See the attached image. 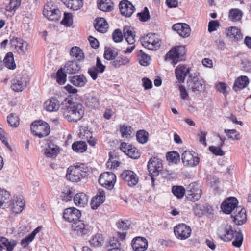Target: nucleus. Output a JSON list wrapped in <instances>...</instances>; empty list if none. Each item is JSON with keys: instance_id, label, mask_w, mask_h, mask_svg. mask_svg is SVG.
I'll use <instances>...</instances> for the list:
<instances>
[{"instance_id": "54", "label": "nucleus", "mask_w": 251, "mask_h": 251, "mask_svg": "<svg viewBox=\"0 0 251 251\" xmlns=\"http://www.w3.org/2000/svg\"><path fill=\"white\" fill-rule=\"evenodd\" d=\"M173 194L178 199L182 198L185 192L184 188L180 186H174L172 188Z\"/></svg>"}, {"instance_id": "40", "label": "nucleus", "mask_w": 251, "mask_h": 251, "mask_svg": "<svg viewBox=\"0 0 251 251\" xmlns=\"http://www.w3.org/2000/svg\"><path fill=\"white\" fill-rule=\"evenodd\" d=\"M61 0L68 8H70L73 10H77L80 9L83 5L82 0Z\"/></svg>"}, {"instance_id": "62", "label": "nucleus", "mask_w": 251, "mask_h": 251, "mask_svg": "<svg viewBox=\"0 0 251 251\" xmlns=\"http://www.w3.org/2000/svg\"><path fill=\"white\" fill-rule=\"evenodd\" d=\"M66 75L61 69L57 72L56 81L59 84H63L66 81Z\"/></svg>"}, {"instance_id": "15", "label": "nucleus", "mask_w": 251, "mask_h": 251, "mask_svg": "<svg viewBox=\"0 0 251 251\" xmlns=\"http://www.w3.org/2000/svg\"><path fill=\"white\" fill-rule=\"evenodd\" d=\"M187 86L193 92H200L204 89V81L198 76H193L192 75H190L187 80Z\"/></svg>"}, {"instance_id": "48", "label": "nucleus", "mask_w": 251, "mask_h": 251, "mask_svg": "<svg viewBox=\"0 0 251 251\" xmlns=\"http://www.w3.org/2000/svg\"><path fill=\"white\" fill-rule=\"evenodd\" d=\"M72 148L75 152H83L87 150V145L85 142L76 141L72 144Z\"/></svg>"}, {"instance_id": "51", "label": "nucleus", "mask_w": 251, "mask_h": 251, "mask_svg": "<svg viewBox=\"0 0 251 251\" xmlns=\"http://www.w3.org/2000/svg\"><path fill=\"white\" fill-rule=\"evenodd\" d=\"M234 240L232 242V245L235 247H240L243 243V235L241 231H235L234 232Z\"/></svg>"}, {"instance_id": "4", "label": "nucleus", "mask_w": 251, "mask_h": 251, "mask_svg": "<svg viewBox=\"0 0 251 251\" xmlns=\"http://www.w3.org/2000/svg\"><path fill=\"white\" fill-rule=\"evenodd\" d=\"M50 127L48 124L42 120L35 121L31 125L32 133L39 138L47 136L50 133Z\"/></svg>"}, {"instance_id": "19", "label": "nucleus", "mask_w": 251, "mask_h": 251, "mask_svg": "<svg viewBox=\"0 0 251 251\" xmlns=\"http://www.w3.org/2000/svg\"><path fill=\"white\" fill-rule=\"evenodd\" d=\"M181 159L183 164L187 167H195L199 162L200 159L197 156H194L191 151H185L181 155Z\"/></svg>"}, {"instance_id": "26", "label": "nucleus", "mask_w": 251, "mask_h": 251, "mask_svg": "<svg viewBox=\"0 0 251 251\" xmlns=\"http://www.w3.org/2000/svg\"><path fill=\"white\" fill-rule=\"evenodd\" d=\"M119 9L122 15L129 17L134 13V6L127 0H123L119 4Z\"/></svg>"}, {"instance_id": "37", "label": "nucleus", "mask_w": 251, "mask_h": 251, "mask_svg": "<svg viewBox=\"0 0 251 251\" xmlns=\"http://www.w3.org/2000/svg\"><path fill=\"white\" fill-rule=\"evenodd\" d=\"M94 26L98 31L104 33L108 28V25L104 18H98L95 21Z\"/></svg>"}, {"instance_id": "24", "label": "nucleus", "mask_w": 251, "mask_h": 251, "mask_svg": "<svg viewBox=\"0 0 251 251\" xmlns=\"http://www.w3.org/2000/svg\"><path fill=\"white\" fill-rule=\"evenodd\" d=\"M10 44L12 47H14L18 51L20 50L22 53L25 54L28 50V43L23 39L13 37L10 40Z\"/></svg>"}, {"instance_id": "61", "label": "nucleus", "mask_w": 251, "mask_h": 251, "mask_svg": "<svg viewBox=\"0 0 251 251\" xmlns=\"http://www.w3.org/2000/svg\"><path fill=\"white\" fill-rule=\"evenodd\" d=\"M121 135L123 138H127L131 134V127L122 126L120 128Z\"/></svg>"}, {"instance_id": "1", "label": "nucleus", "mask_w": 251, "mask_h": 251, "mask_svg": "<svg viewBox=\"0 0 251 251\" xmlns=\"http://www.w3.org/2000/svg\"><path fill=\"white\" fill-rule=\"evenodd\" d=\"M84 114V108L80 103H68L63 108V115L69 122H77Z\"/></svg>"}, {"instance_id": "64", "label": "nucleus", "mask_w": 251, "mask_h": 251, "mask_svg": "<svg viewBox=\"0 0 251 251\" xmlns=\"http://www.w3.org/2000/svg\"><path fill=\"white\" fill-rule=\"evenodd\" d=\"M219 26V23L217 20H212L209 22L208 30L209 32L216 31Z\"/></svg>"}, {"instance_id": "23", "label": "nucleus", "mask_w": 251, "mask_h": 251, "mask_svg": "<svg viewBox=\"0 0 251 251\" xmlns=\"http://www.w3.org/2000/svg\"><path fill=\"white\" fill-rule=\"evenodd\" d=\"M172 29L182 37H187L190 35V27L186 23H179L175 24L173 25Z\"/></svg>"}, {"instance_id": "13", "label": "nucleus", "mask_w": 251, "mask_h": 251, "mask_svg": "<svg viewBox=\"0 0 251 251\" xmlns=\"http://www.w3.org/2000/svg\"><path fill=\"white\" fill-rule=\"evenodd\" d=\"M238 201L235 197H230L225 200L221 205V209L223 212L226 214H230L233 213V211H236L237 208L240 207L237 206Z\"/></svg>"}, {"instance_id": "47", "label": "nucleus", "mask_w": 251, "mask_h": 251, "mask_svg": "<svg viewBox=\"0 0 251 251\" xmlns=\"http://www.w3.org/2000/svg\"><path fill=\"white\" fill-rule=\"evenodd\" d=\"M226 34L231 38L239 40L242 37V35L239 29L236 27H230L226 30Z\"/></svg>"}, {"instance_id": "36", "label": "nucleus", "mask_w": 251, "mask_h": 251, "mask_svg": "<svg viewBox=\"0 0 251 251\" xmlns=\"http://www.w3.org/2000/svg\"><path fill=\"white\" fill-rule=\"evenodd\" d=\"M17 244L18 242L15 240H9L4 237H0V245L6 249V251H13Z\"/></svg>"}, {"instance_id": "59", "label": "nucleus", "mask_w": 251, "mask_h": 251, "mask_svg": "<svg viewBox=\"0 0 251 251\" xmlns=\"http://www.w3.org/2000/svg\"><path fill=\"white\" fill-rule=\"evenodd\" d=\"M73 196L72 188H66L62 192L61 197L63 200L66 201H69Z\"/></svg>"}, {"instance_id": "45", "label": "nucleus", "mask_w": 251, "mask_h": 251, "mask_svg": "<svg viewBox=\"0 0 251 251\" xmlns=\"http://www.w3.org/2000/svg\"><path fill=\"white\" fill-rule=\"evenodd\" d=\"M243 16L242 11L238 8H233L229 12L228 17L230 20L233 22L240 21Z\"/></svg>"}, {"instance_id": "39", "label": "nucleus", "mask_w": 251, "mask_h": 251, "mask_svg": "<svg viewBox=\"0 0 251 251\" xmlns=\"http://www.w3.org/2000/svg\"><path fill=\"white\" fill-rule=\"evenodd\" d=\"M249 83L248 78L246 76H241L237 78L234 82L233 89L237 91L245 88Z\"/></svg>"}, {"instance_id": "33", "label": "nucleus", "mask_w": 251, "mask_h": 251, "mask_svg": "<svg viewBox=\"0 0 251 251\" xmlns=\"http://www.w3.org/2000/svg\"><path fill=\"white\" fill-rule=\"evenodd\" d=\"M189 73V69L184 65H178L175 70L176 78L180 83L184 82L185 77Z\"/></svg>"}, {"instance_id": "20", "label": "nucleus", "mask_w": 251, "mask_h": 251, "mask_svg": "<svg viewBox=\"0 0 251 251\" xmlns=\"http://www.w3.org/2000/svg\"><path fill=\"white\" fill-rule=\"evenodd\" d=\"M105 69V66L101 63L100 58L97 57L96 65L89 68L88 73L92 79L95 80L98 78V75L102 73L104 71Z\"/></svg>"}, {"instance_id": "5", "label": "nucleus", "mask_w": 251, "mask_h": 251, "mask_svg": "<svg viewBox=\"0 0 251 251\" xmlns=\"http://www.w3.org/2000/svg\"><path fill=\"white\" fill-rule=\"evenodd\" d=\"M43 15L48 20L58 21L61 17V12L58 7L52 2H48L44 7Z\"/></svg>"}, {"instance_id": "21", "label": "nucleus", "mask_w": 251, "mask_h": 251, "mask_svg": "<svg viewBox=\"0 0 251 251\" xmlns=\"http://www.w3.org/2000/svg\"><path fill=\"white\" fill-rule=\"evenodd\" d=\"M121 177L130 187L135 186L139 180L137 175L130 170L124 171L121 174Z\"/></svg>"}, {"instance_id": "31", "label": "nucleus", "mask_w": 251, "mask_h": 251, "mask_svg": "<svg viewBox=\"0 0 251 251\" xmlns=\"http://www.w3.org/2000/svg\"><path fill=\"white\" fill-rule=\"evenodd\" d=\"M44 107L47 111L55 112L59 109L60 103L57 99L51 98L44 102Z\"/></svg>"}, {"instance_id": "6", "label": "nucleus", "mask_w": 251, "mask_h": 251, "mask_svg": "<svg viewBox=\"0 0 251 251\" xmlns=\"http://www.w3.org/2000/svg\"><path fill=\"white\" fill-rule=\"evenodd\" d=\"M142 45L150 50H156L160 46V39L157 35L149 33L141 38Z\"/></svg>"}, {"instance_id": "3", "label": "nucleus", "mask_w": 251, "mask_h": 251, "mask_svg": "<svg viewBox=\"0 0 251 251\" xmlns=\"http://www.w3.org/2000/svg\"><path fill=\"white\" fill-rule=\"evenodd\" d=\"M135 32L133 27L126 26L123 29V34L120 29L114 30L112 34L113 41L116 43L121 42L123 39V35L128 44L133 45L135 42Z\"/></svg>"}, {"instance_id": "46", "label": "nucleus", "mask_w": 251, "mask_h": 251, "mask_svg": "<svg viewBox=\"0 0 251 251\" xmlns=\"http://www.w3.org/2000/svg\"><path fill=\"white\" fill-rule=\"evenodd\" d=\"M70 55L78 60H82L84 58V54L82 50L78 47L75 46L70 50Z\"/></svg>"}, {"instance_id": "41", "label": "nucleus", "mask_w": 251, "mask_h": 251, "mask_svg": "<svg viewBox=\"0 0 251 251\" xmlns=\"http://www.w3.org/2000/svg\"><path fill=\"white\" fill-rule=\"evenodd\" d=\"M41 228L42 227L38 226L28 235L23 239L21 241V245L22 247L23 248L27 247L28 244L33 241L36 235L41 231Z\"/></svg>"}, {"instance_id": "56", "label": "nucleus", "mask_w": 251, "mask_h": 251, "mask_svg": "<svg viewBox=\"0 0 251 251\" xmlns=\"http://www.w3.org/2000/svg\"><path fill=\"white\" fill-rule=\"evenodd\" d=\"M166 157L169 161L176 163L179 160V155L176 151H173L167 153Z\"/></svg>"}, {"instance_id": "14", "label": "nucleus", "mask_w": 251, "mask_h": 251, "mask_svg": "<svg viewBox=\"0 0 251 251\" xmlns=\"http://www.w3.org/2000/svg\"><path fill=\"white\" fill-rule=\"evenodd\" d=\"M72 228L74 234L78 236H83L88 234L91 230V227L89 225L85 224L80 220L73 223L72 225Z\"/></svg>"}, {"instance_id": "57", "label": "nucleus", "mask_w": 251, "mask_h": 251, "mask_svg": "<svg viewBox=\"0 0 251 251\" xmlns=\"http://www.w3.org/2000/svg\"><path fill=\"white\" fill-rule=\"evenodd\" d=\"M10 195L7 191L0 188V207L5 203L7 199L9 198Z\"/></svg>"}, {"instance_id": "18", "label": "nucleus", "mask_w": 251, "mask_h": 251, "mask_svg": "<svg viewBox=\"0 0 251 251\" xmlns=\"http://www.w3.org/2000/svg\"><path fill=\"white\" fill-rule=\"evenodd\" d=\"M80 217V211L75 208H68L64 211L63 218L69 222L78 221Z\"/></svg>"}, {"instance_id": "30", "label": "nucleus", "mask_w": 251, "mask_h": 251, "mask_svg": "<svg viewBox=\"0 0 251 251\" xmlns=\"http://www.w3.org/2000/svg\"><path fill=\"white\" fill-rule=\"evenodd\" d=\"M105 195L103 190H99L98 193L91 200V208L95 210L101 205L105 201Z\"/></svg>"}, {"instance_id": "9", "label": "nucleus", "mask_w": 251, "mask_h": 251, "mask_svg": "<svg viewBox=\"0 0 251 251\" xmlns=\"http://www.w3.org/2000/svg\"><path fill=\"white\" fill-rule=\"evenodd\" d=\"M185 53V49L184 47L179 46L174 47L166 54L165 59L166 61H172L174 64H176Z\"/></svg>"}, {"instance_id": "2", "label": "nucleus", "mask_w": 251, "mask_h": 251, "mask_svg": "<svg viewBox=\"0 0 251 251\" xmlns=\"http://www.w3.org/2000/svg\"><path fill=\"white\" fill-rule=\"evenodd\" d=\"M88 168L84 164L71 166L67 169L66 177L72 182H78L86 176Z\"/></svg>"}, {"instance_id": "43", "label": "nucleus", "mask_w": 251, "mask_h": 251, "mask_svg": "<svg viewBox=\"0 0 251 251\" xmlns=\"http://www.w3.org/2000/svg\"><path fill=\"white\" fill-rule=\"evenodd\" d=\"M3 63L5 66L10 70H14L16 67L12 52H8L3 59Z\"/></svg>"}, {"instance_id": "32", "label": "nucleus", "mask_w": 251, "mask_h": 251, "mask_svg": "<svg viewBox=\"0 0 251 251\" xmlns=\"http://www.w3.org/2000/svg\"><path fill=\"white\" fill-rule=\"evenodd\" d=\"M126 234V233L125 231H122L121 232H117V237H113L110 239L108 242V247L109 248H121L120 241L118 240V238L120 239L121 241H123L125 239Z\"/></svg>"}, {"instance_id": "55", "label": "nucleus", "mask_w": 251, "mask_h": 251, "mask_svg": "<svg viewBox=\"0 0 251 251\" xmlns=\"http://www.w3.org/2000/svg\"><path fill=\"white\" fill-rule=\"evenodd\" d=\"M73 15L70 13H64V17L61 21V24L66 26H70L73 24Z\"/></svg>"}, {"instance_id": "7", "label": "nucleus", "mask_w": 251, "mask_h": 251, "mask_svg": "<svg viewBox=\"0 0 251 251\" xmlns=\"http://www.w3.org/2000/svg\"><path fill=\"white\" fill-rule=\"evenodd\" d=\"M234 232L231 225L223 224L218 227L217 234L221 240L229 242L233 239Z\"/></svg>"}, {"instance_id": "29", "label": "nucleus", "mask_w": 251, "mask_h": 251, "mask_svg": "<svg viewBox=\"0 0 251 251\" xmlns=\"http://www.w3.org/2000/svg\"><path fill=\"white\" fill-rule=\"evenodd\" d=\"M69 79L70 82L77 87H83L88 82L87 78L83 74L71 76Z\"/></svg>"}, {"instance_id": "22", "label": "nucleus", "mask_w": 251, "mask_h": 251, "mask_svg": "<svg viewBox=\"0 0 251 251\" xmlns=\"http://www.w3.org/2000/svg\"><path fill=\"white\" fill-rule=\"evenodd\" d=\"M120 149L126 155L132 159H137L140 157V154L138 151L130 144L122 142Z\"/></svg>"}, {"instance_id": "35", "label": "nucleus", "mask_w": 251, "mask_h": 251, "mask_svg": "<svg viewBox=\"0 0 251 251\" xmlns=\"http://www.w3.org/2000/svg\"><path fill=\"white\" fill-rule=\"evenodd\" d=\"M80 70L79 65L75 61H68L64 67V72L68 74H76Z\"/></svg>"}, {"instance_id": "28", "label": "nucleus", "mask_w": 251, "mask_h": 251, "mask_svg": "<svg viewBox=\"0 0 251 251\" xmlns=\"http://www.w3.org/2000/svg\"><path fill=\"white\" fill-rule=\"evenodd\" d=\"M21 0H11L4 8H1V11L5 13L7 16L11 17L21 5Z\"/></svg>"}, {"instance_id": "44", "label": "nucleus", "mask_w": 251, "mask_h": 251, "mask_svg": "<svg viewBox=\"0 0 251 251\" xmlns=\"http://www.w3.org/2000/svg\"><path fill=\"white\" fill-rule=\"evenodd\" d=\"M58 152V149L57 146L53 144H50L44 149V153L48 157H54Z\"/></svg>"}, {"instance_id": "12", "label": "nucleus", "mask_w": 251, "mask_h": 251, "mask_svg": "<svg viewBox=\"0 0 251 251\" xmlns=\"http://www.w3.org/2000/svg\"><path fill=\"white\" fill-rule=\"evenodd\" d=\"M176 236L179 239L184 240L189 237L191 234V228L184 224L176 226L174 228Z\"/></svg>"}, {"instance_id": "27", "label": "nucleus", "mask_w": 251, "mask_h": 251, "mask_svg": "<svg viewBox=\"0 0 251 251\" xmlns=\"http://www.w3.org/2000/svg\"><path fill=\"white\" fill-rule=\"evenodd\" d=\"M131 245L135 251H145L148 247V242L144 237H137L132 240Z\"/></svg>"}, {"instance_id": "42", "label": "nucleus", "mask_w": 251, "mask_h": 251, "mask_svg": "<svg viewBox=\"0 0 251 251\" xmlns=\"http://www.w3.org/2000/svg\"><path fill=\"white\" fill-rule=\"evenodd\" d=\"M98 7L104 12H110L113 8V3L111 0H98Z\"/></svg>"}, {"instance_id": "34", "label": "nucleus", "mask_w": 251, "mask_h": 251, "mask_svg": "<svg viewBox=\"0 0 251 251\" xmlns=\"http://www.w3.org/2000/svg\"><path fill=\"white\" fill-rule=\"evenodd\" d=\"M85 103L90 108H96L99 105V100L96 94L92 92L86 95Z\"/></svg>"}, {"instance_id": "38", "label": "nucleus", "mask_w": 251, "mask_h": 251, "mask_svg": "<svg viewBox=\"0 0 251 251\" xmlns=\"http://www.w3.org/2000/svg\"><path fill=\"white\" fill-rule=\"evenodd\" d=\"M75 204L79 207H84L87 204L88 199L87 196L83 193H79L74 197Z\"/></svg>"}, {"instance_id": "11", "label": "nucleus", "mask_w": 251, "mask_h": 251, "mask_svg": "<svg viewBox=\"0 0 251 251\" xmlns=\"http://www.w3.org/2000/svg\"><path fill=\"white\" fill-rule=\"evenodd\" d=\"M201 192L199 185L195 182L192 183L187 187V198L190 201H195L201 198Z\"/></svg>"}, {"instance_id": "53", "label": "nucleus", "mask_w": 251, "mask_h": 251, "mask_svg": "<svg viewBox=\"0 0 251 251\" xmlns=\"http://www.w3.org/2000/svg\"><path fill=\"white\" fill-rule=\"evenodd\" d=\"M138 59L140 64L144 66H147L150 64V57L141 50L138 53Z\"/></svg>"}, {"instance_id": "52", "label": "nucleus", "mask_w": 251, "mask_h": 251, "mask_svg": "<svg viewBox=\"0 0 251 251\" xmlns=\"http://www.w3.org/2000/svg\"><path fill=\"white\" fill-rule=\"evenodd\" d=\"M224 132L231 140H239L241 138L240 133L235 129H225Z\"/></svg>"}, {"instance_id": "50", "label": "nucleus", "mask_w": 251, "mask_h": 251, "mask_svg": "<svg viewBox=\"0 0 251 251\" xmlns=\"http://www.w3.org/2000/svg\"><path fill=\"white\" fill-rule=\"evenodd\" d=\"M7 121L9 125L14 128L17 127L19 125V118L15 114L11 113L8 115Z\"/></svg>"}, {"instance_id": "17", "label": "nucleus", "mask_w": 251, "mask_h": 251, "mask_svg": "<svg viewBox=\"0 0 251 251\" xmlns=\"http://www.w3.org/2000/svg\"><path fill=\"white\" fill-rule=\"evenodd\" d=\"M232 221L238 226H241L245 223L247 220L246 211L245 209L237 208L236 211H233L231 215Z\"/></svg>"}, {"instance_id": "60", "label": "nucleus", "mask_w": 251, "mask_h": 251, "mask_svg": "<svg viewBox=\"0 0 251 251\" xmlns=\"http://www.w3.org/2000/svg\"><path fill=\"white\" fill-rule=\"evenodd\" d=\"M102 241V236L100 234H97L92 237L90 240V243L94 247H98L101 245Z\"/></svg>"}, {"instance_id": "10", "label": "nucleus", "mask_w": 251, "mask_h": 251, "mask_svg": "<svg viewBox=\"0 0 251 251\" xmlns=\"http://www.w3.org/2000/svg\"><path fill=\"white\" fill-rule=\"evenodd\" d=\"M116 181L115 175L109 172L102 173L99 177V183L102 186L111 190Z\"/></svg>"}, {"instance_id": "58", "label": "nucleus", "mask_w": 251, "mask_h": 251, "mask_svg": "<svg viewBox=\"0 0 251 251\" xmlns=\"http://www.w3.org/2000/svg\"><path fill=\"white\" fill-rule=\"evenodd\" d=\"M137 141L140 143H145L148 141V133L144 130H140L136 134Z\"/></svg>"}, {"instance_id": "25", "label": "nucleus", "mask_w": 251, "mask_h": 251, "mask_svg": "<svg viewBox=\"0 0 251 251\" xmlns=\"http://www.w3.org/2000/svg\"><path fill=\"white\" fill-rule=\"evenodd\" d=\"M9 206L14 213L19 214L24 209L25 201L21 197L14 196L10 201Z\"/></svg>"}, {"instance_id": "49", "label": "nucleus", "mask_w": 251, "mask_h": 251, "mask_svg": "<svg viewBox=\"0 0 251 251\" xmlns=\"http://www.w3.org/2000/svg\"><path fill=\"white\" fill-rule=\"evenodd\" d=\"M130 61V58L127 56H120L111 62L112 66L118 68L121 65H126Z\"/></svg>"}, {"instance_id": "16", "label": "nucleus", "mask_w": 251, "mask_h": 251, "mask_svg": "<svg viewBox=\"0 0 251 251\" xmlns=\"http://www.w3.org/2000/svg\"><path fill=\"white\" fill-rule=\"evenodd\" d=\"M28 79L25 75H18L12 80V89L16 92H21L27 86Z\"/></svg>"}, {"instance_id": "8", "label": "nucleus", "mask_w": 251, "mask_h": 251, "mask_svg": "<svg viewBox=\"0 0 251 251\" xmlns=\"http://www.w3.org/2000/svg\"><path fill=\"white\" fill-rule=\"evenodd\" d=\"M162 168V163L161 160L156 157H151L150 159L148 164V169L153 185L155 181L154 177L158 175Z\"/></svg>"}, {"instance_id": "63", "label": "nucleus", "mask_w": 251, "mask_h": 251, "mask_svg": "<svg viewBox=\"0 0 251 251\" xmlns=\"http://www.w3.org/2000/svg\"><path fill=\"white\" fill-rule=\"evenodd\" d=\"M137 15L141 21H147L150 17L149 10L147 7H145L144 11L142 12L138 13Z\"/></svg>"}]
</instances>
